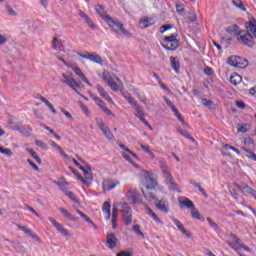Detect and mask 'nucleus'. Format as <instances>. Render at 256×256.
I'll list each match as a JSON object with an SVG mask.
<instances>
[{
	"instance_id": "nucleus-41",
	"label": "nucleus",
	"mask_w": 256,
	"mask_h": 256,
	"mask_svg": "<svg viewBox=\"0 0 256 256\" xmlns=\"http://www.w3.org/2000/svg\"><path fill=\"white\" fill-rule=\"evenodd\" d=\"M120 149H123V151H126V153H129L130 155H132V157H134L135 159H137V154L133 151H131V149H129L127 146H125V144H119Z\"/></svg>"
},
{
	"instance_id": "nucleus-11",
	"label": "nucleus",
	"mask_w": 256,
	"mask_h": 256,
	"mask_svg": "<svg viewBox=\"0 0 256 256\" xmlns=\"http://www.w3.org/2000/svg\"><path fill=\"white\" fill-rule=\"evenodd\" d=\"M91 99L94 100L96 105H98V107H100V109L104 113H106V115H112V117H115V114H113V112L111 110H109V108H107V106H105V102H103V100H101V98H99L98 96H91Z\"/></svg>"
},
{
	"instance_id": "nucleus-49",
	"label": "nucleus",
	"mask_w": 256,
	"mask_h": 256,
	"mask_svg": "<svg viewBox=\"0 0 256 256\" xmlns=\"http://www.w3.org/2000/svg\"><path fill=\"white\" fill-rule=\"evenodd\" d=\"M96 123L100 131L105 128V122H103V118H96Z\"/></svg>"
},
{
	"instance_id": "nucleus-42",
	"label": "nucleus",
	"mask_w": 256,
	"mask_h": 256,
	"mask_svg": "<svg viewBox=\"0 0 256 256\" xmlns=\"http://www.w3.org/2000/svg\"><path fill=\"white\" fill-rule=\"evenodd\" d=\"M243 151L246 153V157L248 159H252V161H256V154L253 151L247 150V148H242Z\"/></svg>"
},
{
	"instance_id": "nucleus-47",
	"label": "nucleus",
	"mask_w": 256,
	"mask_h": 256,
	"mask_svg": "<svg viewBox=\"0 0 256 256\" xmlns=\"http://www.w3.org/2000/svg\"><path fill=\"white\" fill-rule=\"evenodd\" d=\"M174 114L176 115V117L180 121V123H182V125H187V123L185 122V119H183V116L181 115V113H179L178 109L176 111H174Z\"/></svg>"
},
{
	"instance_id": "nucleus-44",
	"label": "nucleus",
	"mask_w": 256,
	"mask_h": 256,
	"mask_svg": "<svg viewBox=\"0 0 256 256\" xmlns=\"http://www.w3.org/2000/svg\"><path fill=\"white\" fill-rule=\"evenodd\" d=\"M202 105L208 107V109H213V101L208 100L207 98L202 99Z\"/></svg>"
},
{
	"instance_id": "nucleus-6",
	"label": "nucleus",
	"mask_w": 256,
	"mask_h": 256,
	"mask_svg": "<svg viewBox=\"0 0 256 256\" xmlns=\"http://www.w3.org/2000/svg\"><path fill=\"white\" fill-rule=\"evenodd\" d=\"M157 180L153 179L148 171H142L141 186L145 187L146 191L157 189Z\"/></svg>"
},
{
	"instance_id": "nucleus-20",
	"label": "nucleus",
	"mask_w": 256,
	"mask_h": 256,
	"mask_svg": "<svg viewBox=\"0 0 256 256\" xmlns=\"http://www.w3.org/2000/svg\"><path fill=\"white\" fill-rule=\"evenodd\" d=\"M62 83H65L70 89H73L75 93L79 95V91H77V88L80 87L79 83L75 80V78H70L69 80H63Z\"/></svg>"
},
{
	"instance_id": "nucleus-5",
	"label": "nucleus",
	"mask_w": 256,
	"mask_h": 256,
	"mask_svg": "<svg viewBox=\"0 0 256 256\" xmlns=\"http://www.w3.org/2000/svg\"><path fill=\"white\" fill-rule=\"evenodd\" d=\"M159 165H160L161 171L163 172V174L166 177V181L168 183V187H169L170 191H176L177 193H181V190H179V186H177V184H175V182L173 181V177H171V175H169V168L167 167V162L160 161Z\"/></svg>"
},
{
	"instance_id": "nucleus-29",
	"label": "nucleus",
	"mask_w": 256,
	"mask_h": 256,
	"mask_svg": "<svg viewBox=\"0 0 256 256\" xmlns=\"http://www.w3.org/2000/svg\"><path fill=\"white\" fill-rule=\"evenodd\" d=\"M241 81H243V78H241V76L237 73H234L230 76V83L232 85H239V83H241Z\"/></svg>"
},
{
	"instance_id": "nucleus-16",
	"label": "nucleus",
	"mask_w": 256,
	"mask_h": 256,
	"mask_svg": "<svg viewBox=\"0 0 256 256\" xmlns=\"http://www.w3.org/2000/svg\"><path fill=\"white\" fill-rule=\"evenodd\" d=\"M96 89L102 99H105L108 103H111V105H113V99L111 98V96H109V93H107V91H105V88H103V86L98 84L96 86Z\"/></svg>"
},
{
	"instance_id": "nucleus-2",
	"label": "nucleus",
	"mask_w": 256,
	"mask_h": 256,
	"mask_svg": "<svg viewBox=\"0 0 256 256\" xmlns=\"http://www.w3.org/2000/svg\"><path fill=\"white\" fill-rule=\"evenodd\" d=\"M95 11L97 15H100L101 18L105 21V23H107L112 33L116 35L117 39H121V33L122 35H124V37H127L128 39H131V37H133V34H131L129 30L125 29V26L123 25V23L116 21L111 16L105 14V10L103 9V6L96 5Z\"/></svg>"
},
{
	"instance_id": "nucleus-55",
	"label": "nucleus",
	"mask_w": 256,
	"mask_h": 256,
	"mask_svg": "<svg viewBox=\"0 0 256 256\" xmlns=\"http://www.w3.org/2000/svg\"><path fill=\"white\" fill-rule=\"evenodd\" d=\"M140 147H141L142 151H144L145 153H147V154L151 153V148L149 147V145L140 144Z\"/></svg>"
},
{
	"instance_id": "nucleus-40",
	"label": "nucleus",
	"mask_w": 256,
	"mask_h": 256,
	"mask_svg": "<svg viewBox=\"0 0 256 256\" xmlns=\"http://www.w3.org/2000/svg\"><path fill=\"white\" fill-rule=\"evenodd\" d=\"M0 153H2V155H6V157H13V151L9 148L0 146Z\"/></svg>"
},
{
	"instance_id": "nucleus-8",
	"label": "nucleus",
	"mask_w": 256,
	"mask_h": 256,
	"mask_svg": "<svg viewBox=\"0 0 256 256\" xmlns=\"http://www.w3.org/2000/svg\"><path fill=\"white\" fill-rule=\"evenodd\" d=\"M161 45L164 47V49H167V51H175V49L179 47V40H177V35L172 34L170 36H166L161 41Z\"/></svg>"
},
{
	"instance_id": "nucleus-22",
	"label": "nucleus",
	"mask_w": 256,
	"mask_h": 256,
	"mask_svg": "<svg viewBox=\"0 0 256 256\" xmlns=\"http://www.w3.org/2000/svg\"><path fill=\"white\" fill-rule=\"evenodd\" d=\"M155 207L159 211H162V213H169V204L163 200H160L158 203H156Z\"/></svg>"
},
{
	"instance_id": "nucleus-37",
	"label": "nucleus",
	"mask_w": 256,
	"mask_h": 256,
	"mask_svg": "<svg viewBox=\"0 0 256 256\" xmlns=\"http://www.w3.org/2000/svg\"><path fill=\"white\" fill-rule=\"evenodd\" d=\"M134 109L136 111L135 115L136 117H138V119H140L141 117H145V112L143 111V108H141L139 104L134 106Z\"/></svg>"
},
{
	"instance_id": "nucleus-39",
	"label": "nucleus",
	"mask_w": 256,
	"mask_h": 256,
	"mask_svg": "<svg viewBox=\"0 0 256 256\" xmlns=\"http://www.w3.org/2000/svg\"><path fill=\"white\" fill-rule=\"evenodd\" d=\"M191 217L192 219H197L198 221H201V213H199V210L197 208L191 209Z\"/></svg>"
},
{
	"instance_id": "nucleus-13",
	"label": "nucleus",
	"mask_w": 256,
	"mask_h": 256,
	"mask_svg": "<svg viewBox=\"0 0 256 256\" xmlns=\"http://www.w3.org/2000/svg\"><path fill=\"white\" fill-rule=\"evenodd\" d=\"M48 219H49L50 223L53 225V227H55V229H57V231H59V233L64 235V237H69V235H70L69 230H67L63 226H61V224L59 222H57V220H55V218L49 217Z\"/></svg>"
},
{
	"instance_id": "nucleus-54",
	"label": "nucleus",
	"mask_w": 256,
	"mask_h": 256,
	"mask_svg": "<svg viewBox=\"0 0 256 256\" xmlns=\"http://www.w3.org/2000/svg\"><path fill=\"white\" fill-rule=\"evenodd\" d=\"M27 163H29L30 167L34 170V171H39V166H37V164H35V162L31 161V159L27 160Z\"/></svg>"
},
{
	"instance_id": "nucleus-25",
	"label": "nucleus",
	"mask_w": 256,
	"mask_h": 256,
	"mask_svg": "<svg viewBox=\"0 0 256 256\" xmlns=\"http://www.w3.org/2000/svg\"><path fill=\"white\" fill-rule=\"evenodd\" d=\"M170 63L175 73H179V69H181V62H179V59L175 57H170Z\"/></svg>"
},
{
	"instance_id": "nucleus-52",
	"label": "nucleus",
	"mask_w": 256,
	"mask_h": 256,
	"mask_svg": "<svg viewBox=\"0 0 256 256\" xmlns=\"http://www.w3.org/2000/svg\"><path fill=\"white\" fill-rule=\"evenodd\" d=\"M25 209L30 211V213H33V215H35L36 217H41V215H39V213H37V211H35V209H33V207H31L29 205H25Z\"/></svg>"
},
{
	"instance_id": "nucleus-62",
	"label": "nucleus",
	"mask_w": 256,
	"mask_h": 256,
	"mask_svg": "<svg viewBox=\"0 0 256 256\" xmlns=\"http://www.w3.org/2000/svg\"><path fill=\"white\" fill-rule=\"evenodd\" d=\"M7 43V36L0 34V45H5Z\"/></svg>"
},
{
	"instance_id": "nucleus-43",
	"label": "nucleus",
	"mask_w": 256,
	"mask_h": 256,
	"mask_svg": "<svg viewBox=\"0 0 256 256\" xmlns=\"http://www.w3.org/2000/svg\"><path fill=\"white\" fill-rule=\"evenodd\" d=\"M80 109H82V111L86 115V117H91V112L89 111V108L82 102L80 103Z\"/></svg>"
},
{
	"instance_id": "nucleus-53",
	"label": "nucleus",
	"mask_w": 256,
	"mask_h": 256,
	"mask_svg": "<svg viewBox=\"0 0 256 256\" xmlns=\"http://www.w3.org/2000/svg\"><path fill=\"white\" fill-rule=\"evenodd\" d=\"M173 26L171 24L163 25L160 27V33H165V31H169V29H172Z\"/></svg>"
},
{
	"instance_id": "nucleus-34",
	"label": "nucleus",
	"mask_w": 256,
	"mask_h": 256,
	"mask_svg": "<svg viewBox=\"0 0 256 256\" xmlns=\"http://www.w3.org/2000/svg\"><path fill=\"white\" fill-rule=\"evenodd\" d=\"M144 197L147 201H150L152 203H157V201H159V198L153 193H145Z\"/></svg>"
},
{
	"instance_id": "nucleus-15",
	"label": "nucleus",
	"mask_w": 256,
	"mask_h": 256,
	"mask_svg": "<svg viewBox=\"0 0 256 256\" xmlns=\"http://www.w3.org/2000/svg\"><path fill=\"white\" fill-rule=\"evenodd\" d=\"M144 207L148 217H151V219H153V221H155V223H157L158 225H163L161 218H159V216H157V214L153 212L149 205L145 204Z\"/></svg>"
},
{
	"instance_id": "nucleus-24",
	"label": "nucleus",
	"mask_w": 256,
	"mask_h": 256,
	"mask_svg": "<svg viewBox=\"0 0 256 256\" xmlns=\"http://www.w3.org/2000/svg\"><path fill=\"white\" fill-rule=\"evenodd\" d=\"M76 213L80 217H82V219H84L86 223H89V225H92L94 229H97V225L95 224V222H93V220H91V218H89V216H87V214L83 213L81 210H76Z\"/></svg>"
},
{
	"instance_id": "nucleus-19",
	"label": "nucleus",
	"mask_w": 256,
	"mask_h": 256,
	"mask_svg": "<svg viewBox=\"0 0 256 256\" xmlns=\"http://www.w3.org/2000/svg\"><path fill=\"white\" fill-rule=\"evenodd\" d=\"M102 212L104 213V219L109 221L111 219V202L106 201L102 206Z\"/></svg>"
},
{
	"instance_id": "nucleus-27",
	"label": "nucleus",
	"mask_w": 256,
	"mask_h": 256,
	"mask_svg": "<svg viewBox=\"0 0 256 256\" xmlns=\"http://www.w3.org/2000/svg\"><path fill=\"white\" fill-rule=\"evenodd\" d=\"M121 94L124 97V99H126V101H128V103L132 105V107H136V105H139V103L137 102V100H135V98H133L131 95L123 92V90H122Z\"/></svg>"
},
{
	"instance_id": "nucleus-38",
	"label": "nucleus",
	"mask_w": 256,
	"mask_h": 256,
	"mask_svg": "<svg viewBox=\"0 0 256 256\" xmlns=\"http://www.w3.org/2000/svg\"><path fill=\"white\" fill-rule=\"evenodd\" d=\"M100 131H102V133H103V135L106 137V139H109V140H111V139H113V133L111 132V130L109 129V128H107V127H104L102 130H100Z\"/></svg>"
},
{
	"instance_id": "nucleus-57",
	"label": "nucleus",
	"mask_w": 256,
	"mask_h": 256,
	"mask_svg": "<svg viewBox=\"0 0 256 256\" xmlns=\"http://www.w3.org/2000/svg\"><path fill=\"white\" fill-rule=\"evenodd\" d=\"M122 157H124L126 159V161H128V163H131L132 165H135V162H133V159H131V156H129V154L123 153Z\"/></svg>"
},
{
	"instance_id": "nucleus-31",
	"label": "nucleus",
	"mask_w": 256,
	"mask_h": 256,
	"mask_svg": "<svg viewBox=\"0 0 256 256\" xmlns=\"http://www.w3.org/2000/svg\"><path fill=\"white\" fill-rule=\"evenodd\" d=\"M117 185H119V183L111 184V182H109V180H105L103 182V189H104V191H111L112 189H115V187H117Z\"/></svg>"
},
{
	"instance_id": "nucleus-14",
	"label": "nucleus",
	"mask_w": 256,
	"mask_h": 256,
	"mask_svg": "<svg viewBox=\"0 0 256 256\" xmlns=\"http://www.w3.org/2000/svg\"><path fill=\"white\" fill-rule=\"evenodd\" d=\"M117 243H119V240L114 233L108 234L106 236V244L108 249H115L117 247Z\"/></svg>"
},
{
	"instance_id": "nucleus-48",
	"label": "nucleus",
	"mask_w": 256,
	"mask_h": 256,
	"mask_svg": "<svg viewBox=\"0 0 256 256\" xmlns=\"http://www.w3.org/2000/svg\"><path fill=\"white\" fill-rule=\"evenodd\" d=\"M207 221H208L211 229H214L215 231H217L219 229V225H217V223L213 222V220H211V218H207Z\"/></svg>"
},
{
	"instance_id": "nucleus-1",
	"label": "nucleus",
	"mask_w": 256,
	"mask_h": 256,
	"mask_svg": "<svg viewBox=\"0 0 256 256\" xmlns=\"http://www.w3.org/2000/svg\"><path fill=\"white\" fill-rule=\"evenodd\" d=\"M227 33L235 35L238 43L246 45L247 47H253L256 39V21H250L246 25V32L239 30V26L234 24L227 28Z\"/></svg>"
},
{
	"instance_id": "nucleus-59",
	"label": "nucleus",
	"mask_w": 256,
	"mask_h": 256,
	"mask_svg": "<svg viewBox=\"0 0 256 256\" xmlns=\"http://www.w3.org/2000/svg\"><path fill=\"white\" fill-rule=\"evenodd\" d=\"M116 256H133V254H131L129 251H120L116 254Z\"/></svg>"
},
{
	"instance_id": "nucleus-50",
	"label": "nucleus",
	"mask_w": 256,
	"mask_h": 256,
	"mask_svg": "<svg viewBox=\"0 0 256 256\" xmlns=\"http://www.w3.org/2000/svg\"><path fill=\"white\" fill-rule=\"evenodd\" d=\"M85 23H87V25L90 27V29H96L97 26L95 25V23H93V20H91V18H87L84 20Z\"/></svg>"
},
{
	"instance_id": "nucleus-33",
	"label": "nucleus",
	"mask_w": 256,
	"mask_h": 256,
	"mask_svg": "<svg viewBox=\"0 0 256 256\" xmlns=\"http://www.w3.org/2000/svg\"><path fill=\"white\" fill-rule=\"evenodd\" d=\"M249 129H251V125H249L247 123L239 124L237 126L238 133H247V131H249Z\"/></svg>"
},
{
	"instance_id": "nucleus-45",
	"label": "nucleus",
	"mask_w": 256,
	"mask_h": 256,
	"mask_svg": "<svg viewBox=\"0 0 256 256\" xmlns=\"http://www.w3.org/2000/svg\"><path fill=\"white\" fill-rule=\"evenodd\" d=\"M164 101L166 103V105H168V107H170V109L173 111H177V108L175 107V105L173 104V102H171V100H169V98L164 97Z\"/></svg>"
},
{
	"instance_id": "nucleus-10",
	"label": "nucleus",
	"mask_w": 256,
	"mask_h": 256,
	"mask_svg": "<svg viewBox=\"0 0 256 256\" xmlns=\"http://www.w3.org/2000/svg\"><path fill=\"white\" fill-rule=\"evenodd\" d=\"M178 203L181 210L190 209L191 211V209H195V204L193 203V201H191V199L187 197H179Z\"/></svg>"
},
{
	"instance_id": "nucleus-26",
	"label": "nucleus",
	"mask_w": 256,
	"mask_h": 256,
	"mask_svg": "<svg viewBox=\"0 0 256 256\" xmlns=\"http://www.w3.org/2000/svg\"><path fill=\"white\" fill-rule=\"evenodd\" d=\"M119 219V210L117 207L112 209V229H117V220Z\"/></svg>"
},
{
	"instance_id": "nucleus-18",
	"label": "nucleus",
	"mask_w": 256,
	"mask_h": 256,
	"mask_svg": "<svg viewBox=\"0 0 256 256\" xmlns=\"http://www.w3.org/2000/svg\"><path fill=\"white\" fill-rule=\"evenodd\" d=\"M48 143H49V145H51V147L56 149V151H59L60 155H62V157H64V159H67V161H71V157L69 155H67V153H65V151L63 150V148H61V146H59V144H57L53 140H49Z\"/></svg>"
},
{
	"instance_id": "nucleus-63",
	"label": "nucleus",
	"mask_w": 256,
	"mask_h": 256,
	"mask_svg": "<svg viewBox=\"0 0 256 256\" xmlns=\"http://www.w3.org/2000/svg\"><path fill=\"white\" fill-rule=\"evenodd\" d=\"M31 157H33V159H35V161H37V163L41 164V158L39 157L37 152L32 153Z\"/></svg>"
},
{
	"instance_id": "nucleus-21",
	"label": "nucleus",
	"mask_w": 256,
	"mask_h": 256,
	"mask_svg": "<svg viewBox=\"0 0 256 256\" xmlns=\"http://www.w3.org/2000/svg\"><path fill=\"white\" fill-rule=\"evenodd\" d=\"M247 193H251L252 190L249 186H245L244 188H241L238 184H233L232 186L229 187L230 193H239V191H245Z\"/></svg>"
},
{
	"instance_id": "nucleus-56",
	"label": "nucleus",
	"mask_w": 256,
	"mask_h": 256,
	"mask_svg": "<svg viewBox=\"0 0 256 256\" xmlns=\"http://www.w3.org/2000/svg\"><path fill=\"white\" fill-rule=\"evenodd\" d=\"M62 77H63L64 81H69L70 79L73 78V74L69 73V72L68 73H63Z\"/></svg>"
},
{
	"instance_id": "nucleus-12",
	"label": "nucleus",
	"mask_w": 256,
	"mask_h": 256,
	"mask_svg": "<svg viewBox=\"0 0 256 256\" xmlns=\"http://www.w3.org/2000/svg\"><path fill=\"white\" fill-rule=\"evenodd\" d=\"M70 68L72 69V71H74V73H76L78 75V77H80V79H82L83 83H86V85H88L89 87H93V84H91V82H89V79L87 78V76L84 75L83 71H81V68L77 67V65H70Z\"/></svg>"
},
{
	"instance_id": "nucleus-32",
	"label": "nucleus",
	"mask_w": 256,
	"mask_h": 256,
	"mask_svg": "<svg viewBox=\"0 0 256 256\" xmlns=\"http://www.w3.org/2000/svg\"><path fill=\"white\" fill-rule=\"evenodd\" d=\"M60 213H62V215H64V217H66V219H68L69 221H77V218H75L74 216L71 215V213H69V211L65 208H59Z\"/></svg>"
},
{
	"instance_id": "nucleus-7",
	"label": "nucleus",
	"mask_w": 256,
	"mask_h": 256,
	"mask_svg": "<svg viewBox=\"0 0 256 256\" xmlns=\"http://www.w3.org/2000/svg\"><path fill=\"white\" fill-rule=\"evenodd\" d=\"M122 221L126 227H129L133 223V210L127 203L121 204Z\"/></svg>"
},
{
	"instance_id": "nucleus-23",
	"label": "nucleus",
	"mask_w": 256,
	"mask_h": 256,
	"mask_svg": "<svg viewBox=\"0 0 256 256\" xmlns=\"http://www.w3.org/2000/svg\"><path fill=\"white\" fill-rule=\"evenodd\" d=\"M20 231H23V233H25V235H28L29 237H31L32 239H36V241H39V236L35 233H33V231L29 228H27L26 226H18Z\"/></svg>"
},
{
	"instance_id": "nucleus-30",
	"label": "nucleus",
	"mask_w": 256,
	"mask_h": 256,
	"mask_svg": "<svg viewBox=\"0 0 256 256\" xmlns=\"http://www.w3.org/2000/svg\"><path fill=\"white\" fill-rule=\"evenodd\" d=\"M239 63H241V58L236 56H231L228 59V65H231L232 67H239Z\"/></svg>"
},
{
	"instance_id": "nucleus-64",
	"label": "nucleus",
	"mask_w": 256,
	"mask_h": 256,
	"mask_svg": "<svg viewBox=\"0 0 256 256\" xmlns=\"http://www.w3.org/2000/svg\"><path fill=\"white\" fill-rule=\"evenodd\" d=\"M62 113L65 115V117H67V119H73V116L67 110L62 109Z\"/></svg>"
},
{
	"instance_id": "nucleus-9",
	"label": "nucleus",
	"mask_w": 256,
	"mask_h": 256,
	"mask_svg": "<svg viewBox=\"0 0 256 256\" xmlns=\"http://www.w3.org/2000/svg\"><path fill=\"white\" fill-rule=\"evenodd\" d=\"M79 57L83 59H88V61H92V63H97V65H103V58L97 54H91L89 52H85V54H81L78 52Z\"/></svg>"
},
{
	"instance_id": "nucleus-17",
	"label": "nucleus",
	"mask_w": 256,
	"mask_h": 256,
	"mask_svg": "<svg viewBox=\"0 0 256 256\" xmlns=\"http://www.w3.org/2000/svg\"><path fill=\"white\" fill-rule=\"evenodd\" d=\"M172 221H173L174 225H176V227L179 229V231H181V233L186 235V237L188 239H191V237H192L191 232H189V231H187V229H185V227L183 226V223H181V221H179L177 218H173Z\"/></svg>"
},
{
	"instance_id": "nucleus-28",
	"label": "nucleus",
	"mask_w": 256,
	"mask_h": 256,
	"mask_svg": "<svg viewBox=\"0 0 256 256\" xmlns=\"http://www.w3.org/2000/svg\"><path fill=\"white\" fill-rule=\"evenodd\" d=\"M153 19H149V18H144L142 20H140L139 25L141 27V29H147V27H151V25H153Z\"/></svg>"
},
{
	"instance_id": "nucleus-60",
	"label": "nucleus",
	"mask_w": 256,
	"mask_h": 256,
	"mask_svg": "<svg viewBox=\"0 0 256 256\" xmlns=\"http://www.w3.org/2000/svg\"><path fill=\"white\" fill-rule=\"evenodd\" d=\"M204 73H205V75H213V68H211V67H205L204 68Z\"/></svg>"
},
{
	"instance_id": "nucleus-35",
	"label": "nucleus",
	"mask_w": 256,
	"mask_h": 256,
	"mask_svg": "<svg viewBox=\"0 0 256 256\" xmlns=\"http://www.w3.org/2000/svg\"><path fill=\"white\" fill-rule=\"evenodd\" d=\"M132 231L136 233L139 237H142V239H145V234L141 231V226L139 224H135L132 227Z\"/></svg>"
},
{
	"instance_id": "nucleus-51",
	"label": "nucleus",
	"mask_w": 256,
	"mask_h": 256,
	"mask_svg": "<svg viewBox=\"0 0 256 256\" xmlns=\"http://www.w3.org/2000/svg\"><path fill=\"white\" fill-rule=\"evenodd\" d=\"M244 144L245 145H253L255 147V141L251 137H247L244 139Z\"/></svg>"
},
{
	"instance_id": "nucleus-61",
	"label": "nucleus",
	"mask_w": 256,
	"mask_h": 256,
	"mask_svg": "<svg viewBox=\"0 0 256 256\" xmlns=\"http://www.w3.org/2000/svg\"><path fill=\"white\" fill-rule=\"evenodd\" d=\"M6 11H7L8 15H17L15 10H13V8H11V6H6Z\"/></svg>"
},
{
	"instance_id": "nucleus-4",
	"label": "nucleus",
	"mask_w": 256,
	"mask_h": 256,
	"mask_svg": "<svg viewBox=\"0 0 256 256\" xmlns=\"http://www.w3.org/2000/svg\"><path fill=\"white\" fill-rule=\"evenodd\" d=\"M103 81L112 91H120V93H123V89H125V85H123L121 79L109 72L103 74Z\"/></svg>"
},
{
	"instance_id": "nucleus-58",
	"label": "nucleus",
	"mask_w": 256,
	"mask_h": 256,
	"mask_svg": "<svg viewBox=\"0 0 256 256\" xmlns=\"http://www.w3.org/2000/svg\"><path fill=\"white\" fill-rule=\"evenodd\" d=\"M59 47V40L57 38H54L52 41V48L55 49V51H57Z\"/></svg>"
},
{
	"instance_id": "nucleus-46",
	"label": "nucleus",
	"mask_w": 256,
	"mask_h": 256,
	"mask_svg": "<svg viewBox=\"0 0 256 256\" xmlns=\"http://www.w3.org/2000/svg\"><path fill=\"white\" fill-rule=\"evenodd\" d=\"M66 195H67L68 199L73 201V203L80 205L81 202L79 201V199H77V197L75 196L74 193H67Z\"/></svg>"
},
{
	"instance_id": "nucleus-3",
	"label": "nucleus",
	"mask_w": 256,
	"mask_h": 256,
	"mask_svg": "<svg viewBox=\"0 0 256 256\" xmlns=\"http://www.w3.org/2000/svg\"><path fill=\"white\" fill-rule=\"evenodd\" d=\"M68 161H72L76 167H79V169L83 171L85 178L81 176L79 172L75 171V169L70 168V171H72L73 175H75V177L84 185H91V181L93 180V174H91V170H87L84 167H82L81 164H79V162L75 158H70V160Z\"/></svg>"
},
{
	"instance_id": "nucleus-36",
	"label": "nucleus",
	"mask_w": 256,
	"mask_h": 256,
	"mask_svg": "<svg viewBox=\"0 0 256 256\" xmlns=\"http://www.w3.org/2000/svg\"><path fill=\"white\" fill-rule=\"evenodd\" d=\"M232 5H234V7H237L238 9H240V11H247V8H245V5L243 4V1H241V0H232Z\"/></svg>"
}]
</instances>
